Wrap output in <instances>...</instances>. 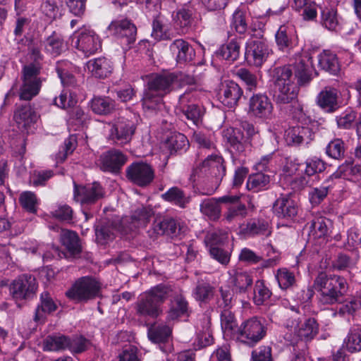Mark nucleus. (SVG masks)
<instances>
[{"mask_svg": "<svg viewBox=\"0 0 361 361\" xmlns=\"http://www.w3.org/2000/svg\"><path fill=\"white\" fill-rule=\"evenodd\" d=\"M114 102L107 97H94L91 101V108L97 114H108L114 109Z\"/></svg>", "mask_w": 361, "mask_h": 361, "instance_id": "c03bdc74", "label": "nucleus"}, {"mask_svg": "<svg viewBox=\"0 0 361 361\" xmlns=\"http://www.w3.org/2000/svg\"><path fill=\"white\" fill-rule=\"evenodd\" d=\"M170 50L179 64H184L192 61L195 55L194 49L188 42L182 39L173 41L170 45Z\"/></svg>", "mask_w": 361, "mask_h": 361, "instance_id": "5701e85b", "label": "nucleus"}, {"mask_svg": "<svg viewBox=\"0 0 361 361\" xmlns=\"http://www.w3.org/2000/svg\"><path fill=\"white\" fill-rule=\"evenodd\" d=\"M252 361H271V349L269 346H260L252 353Z\"/></svg>", "mask_w": 361, "mask_h": 361, "instance_id": "338daca9", "label": "nucleus"}, {"mask_svg": "<svg viewBox=\"0 0 361 361\" xmlns=\"http://www.w3.org/2000/svg\"><path fill=\"white\" fill-rule=\"evenodd\" d=\"M69 337L59 335L48 336L44 344V349L50 351H58L67 349Z\"/></svg>", "mask_w": 361, "mask_h": 361, "instance_id": "49530a36", "label": "nucleus"}, {"mask_svg": "<svg viewBox=\"0 0 361 361\" xmlns=\"http://www.w3.org/2000/svg\"><path fill=\"white\" fill-rule=\"evenodd\" d=\"M240 44V42L237 39H233L221 45L217 50L216 54L222 59L229 62H233L239 58Z\"/></svg>", "mask_w": 361, "mask_h": 361, "instance_id": "2f4dec72", "label": "nucleus"}, {"mask_svg": "<svg viewBox=\"0 0 361 361\" xmlns=\"http://www.w3.org/2000/svg\"><path fill=\"white\" fill-rule=\"evenodd\" d=\"M292 66L295 76L301 80L309 78L314 69L312 58L308 53L296 55L295 62Z\"/></svg>", "mask_w": 361, "mask_h": 361, "instance_id": "a878e982", "label": "nucleus"}, {"mask_svg": "<svg viewBox=\"0 0 361 361\" xmlns=\"http://www.w3.org/2000/svg\"><path fill=\"white\" fill-rule=\"evenodd\" d=\"M178 75L172 73H164L151 77L148 82L149 90L145 92L142 99V105L145 109L160 110L164 105L161 99L154 97L153 91L157 92L163 96L172 90L180 87Z\"/></svg>", "mask_w": 361, "mask_h": 361, "instance_id": "f257e3e1", "label": "nucleus"}, {"mask_svg": "<svg viewBox=\"0 0 361 361\" xmlns=\"http://www.w3.org/2000/svg\"><path fill=\"white\" fill-rule=\"evenodd\" d=\"M235 75L245 83L247 90H255L257 85V78L255 74L245 68H241L236 71Z\"/></svg>", "mask_w": 361, "mask_h": 361, "instance_id": "13d9d810", "label": "nucleus"}, {"mask_svg": "<svg viewBox=\"0 0 361 361\" xmlns=\"http://www.w3.org/2000/svg\"><path fill=\"white\" fill-rule=\"evenodd\" d=\"M56 309V304L50 297L49 294L47 292L41 295V305L36 310L35 320L36 322L41 319L43 317L42 312H51Z\"/></svg>", "mask_w": 361, "mask_h": 361, "instance_id": "3c124183", "label": "nucleus"}, {"mask_svg": "<svg viewBox=\"0 0 361 361\" xmlns=\"http://www.w3.org/2000/svg\"><path fill=\"white\" fill-rule=\"evenodd\" d=\"M126 176L134 184L145 187L149 185L154 178L152 166L145 162H134L126 169Z\"/></svg>", "mask_w": 361, "mask_h": 361, "instance_id": "f8f14e48", "label": "nucleus"}, {"mask_svg": "<svg viewBox=\"0 0 361 361\" xmlns=\"http://www.w3.org/2000/svg\"><path fill=\"white\" fill-rule=\"evenodd\" d=\"M88 71L96 78H105L112 72V63L105 57H99L90 60L87 63Z\"/></svg>", "mask_w": 361, "mask_h": 361, "instance_id": "bb28decb", "label": "nucleus"}, {"mask_svg": "<svg viewBox=\"0 0 361 361\" xmlns=\"http://www.w3.org/2000/svg\"><path fill=\"white\" fill-rule=\"evenodd\" d=\"M38 114L30 105L22 106L14 113V120L20 129H27L31 125L37 122Z\"/></svg>", "mask_w": 361, "mask_h": 361, "instance_id": "b1692460", "label": "nucleus"}, {"mask_svg": "<svg viewBox=\"0 0 361 361\" xmlns=\"http://www.w3.org/2000/svg\"><path fill=\"white\" fill-rule=\"evenodd\" d=\"M273 110L271 99L264 94H255L249 99L247 113L250 117L262 120L269 119Z\"/></svg>", "mask_w": 361, "mask_h": 361, "instance_id": "9b49d317", "label": "nucleus"}, {"mask_svg": "<svg viewBox=\"0 0 361 361\" xmlns=\"http://www.w3.org/2000/svg\"><path fill=\"white\" fill-rule=\"evenodd\" d=\"M71 43L74 48L85 56L96 54L102 48V40L94 30L82 26L75 30L71 36Z\"/></svg>", "mask_w": 361, "mask_h": 361, "instance_id": "423d86ee", "label": "nucleus"}, {"mask_svg": "<svg viewBox=\"0 0 361 361\" xmlns=\"http://www.w3.org/2000/svg\"><path fill=\"white\" fill-rule=\"evenodd\" d=\"M21 206L30 213H36L38 200L35 194L31 191H25L21 193L19 198Z\"/></svg>", "mask_w": 361, "mask_h": 361, "instance_id": "4d7b16f0", "label": "nucleus"}, {"mask_svg": "<svg viewBox=\"0 0 361 361\" xmlns=\"http://www.w3.org/2000/svg\"><path fill=\"white\" fill-rule=\"evenodd\" d=\"M352 166L345 163L341 165L337 171L334 173L328 180H326L319 188H314L310 193V200L314 204L319 203L328 194L330 188H332L333 178H339L341 177L347 178L348 174L352 171Z\"/></svg>", "mask_w": 361, "mask_h": 361, "instance_id": "4468645a", "label": "nucleus"}, {"mask_svg": "<svg viewBox=\"0 0 361 361\" xmlns=\"http://www.w3.org/2000/svg\"><path fill=\"white\" fill-rule=\"evenodd\" d=\"M275 40L279 50L289 51L298 44L294 27L288 25H281L275 35Z\"/></svg>", "mask_w": 361, "mask_h": 361, "instance_id": "aec40b11", "label": "nucleus"}, {"mask_svg": "<svg viewBox=\"0 0 361 361\" xmlns=\"http://www.w3.org/2000/svg\"><path fill=\"white\" fill-rule=\"evenodd\" d=\"M192 140L201 148H214V136L212 133H205L202 131H195L193 133Z\"/></svg>", "mask_w": 361, "mask_h": 361, "instance_id": "0e129e2a", "label": "nucleus"}, {"mask_svg": "<svg viewBox=\"0 0 361 361\" xmlns=\"http://www.w3.org/2000/svg\"><path fill=\"white\" fill-rule=\"evenodd\" d=\"M246 215L247 209L245 205L239 204L235 206H230L224 214V219L228 223H237L244 219Z\"/></svg>", "mask_w": 361, "mask_h": 361, "instance_id": "09e8293b", "label": "nucleus"}, {"mask_svg": "<svg viewBox=\"0 0 361 361\" xmlns=\"http://www.w3.org/2000/svg\"><path fill=\"white\" fill-rule=\"evenodd\" d=\"M273 210L279 219L289 221L297 215L298 205L289 196H281L274 202Z\"/></svg>", "mask_w": 361, "mask_h": 361, "instance_id": "a211bd4d", "label": "nucleus"}, {"mask_svg": "<svg viewBox=\"0 0 361 361\" xmlns=\"http://www.w3.org/2000/svg\"><path fill=\"white\" fill-rule=\"evenodd\" d=\"M241 232L250 236L270 234L268 223L259 219H252L248 221L245 227L241 228Z\"/></svg>", "mask_w": 361, "mask_h": 361, "instance_id": "4c0bfd02", "label": "nucleus"}, {"mask_svg": "<svg viewBox=\"0 0 361 361\" xmlns=\"http://www.w3.org/2000/svg\"><path fill=\"white\" fill-rule=\"evenodd\" d=\"M270 177L262 172L250 175L247 180L246 187L249 190L258 192L268 188Z\"/></svg>", "mask_w": 361, "mask_h": 361, "instance_id": "79ce46f5", "label": "nucleus"}, {"mask_svg": "<svg viewBox=\"0 0 361 361\" xmlns=\"http://www.w3.org/2000/svg\"><path fill=\"white\" fill-rule=\"evenodd\" d=\"M162 198L173 204L185 208L190 202V197L178 187H172L161 195Z\"/></svg>", "mask_w": 361, "mask_h": 361, "instance_id": "72a5a7b5", "label": "nucleus"}, {"mask_svg": "<svg viewBox=\"0 0 361 361\" xmlns=\"http://www.w3.org/2000/svg\"><path fill=\"white\" fill-rule=\"evenodd\" d=\"M170 287L159 284L140 295L137 303V312L144 317H157L161 312V305L169 296Z\"/></svg>", "mask_w": 361, "mask_h": 361, "instance_id": "20e7f679", "label": "nucleus"}, {"mask_svg": "<svg viewBox=\"0 0 361 361\" xmlns=\"http://www.w3.org/2000/svg\"><path fill=\"white\" fill-rule=\"evenodd\" d=\"M212 361H232L230 348L228 345L219 347L211 355Z\"/></svg>", "mask_w": 361, "mask_h": 361, "instance_id": "774afa93", "label": "nucleus"}, {"mask_svg": "<svg viewBox=\"0 0 361 361\" xmlns=\"http://www.w3.org/2000/svg\"><path fill=\"white\" fill-rule=\"evenodd\" d=\"M276 87L277 88L276 100L281 104H288L298 95V87L294 82V78L290 66L278 68L276 70Z\"/></svg>", "mask_w": 361, "mask_h": 361, "instance_id": "39448f33", "label": "nucleus"}, {"mask_svg": "<svg viewBox=\"0 0 361 361\" xmlns=\"http://www.w3.org/2000/svg\"><path fill=\"white\" fill-rule=\"evenodd\" d=\"M153 209L150 207H142L136 209L131 216L132 222L129 228L145 226L153 215Z\"/></svg>", "mask_w": 361, "mask_h": 361, "instance_id": "a19ab883", "label": "nucleus"}, {"mask_svg": "<svg viewBox=\"0 0 361 361\" xmlns=\"http://www.w3.org/2000/svg\"><path fill=\"white\" fill-rule=\"evenodd\" d=\"M344 347L350 352L361 351V326H353L343 341Z\"/></svg>", "mask_w": 361, "mask_h": 361, "instance_id": "c9c22d12", "label": "nucleus"}, {"mask_svg": "<svg viewBox=\"0 0 361 361\" xmlns=\"http://www.w3.org/2000/svg\"><path fill=\"white\" fill-rule=\"evenodd\" d=\"M312 288L319 293L322 303L334 305L346 293L348 284L343 277L322 271L315 278Z\"/></svg>", "mask_w": 361, "mask_h": 361, "instance_id": "f03ea898", "label": "nucleus"}, {"mask_svg": "<svg viewBox=\"0 0 361 361\" xmlns=\"http://www.w3.org/2000/svg\"><path fill=\"white\" fill-rule=\"evenodd\" d=\"M193 295L197 301L207 302L214 295V288L207 283H199L193 291Z\"/></svg>", "mask_w": 361, "mask_h": 361, "instance_id": "864d4df0", "label": "nucleus"}, {"mask_svg": "<svg viewBox=\"0 0 361 361\" xmlns=\"http://www.w3.org/2000/svg\"><path fill=\"white\" fill-rule=\"evenodd\" d=\"M231 274V283L236 291L245 292L252 283V276L241 269L233 270Z\"/></svg>", "mask_w": 361, "mask_h": 361, "instance_id": "f704fd0d", "label": "nucleus"}, {"mask_svg": "<svg viewBox=\"0 0 361 361\" xmlns=\"http://www.w3.org/2000/svg\"><path fill=\"white\" fill-rule=\"evenodd\" d=\"M338 96L339 92L337 89L326 87L318 94L317 104L325 112H334L339 106Z\"/></svg>", "mask_w": 361, "mask_h": 361, "instance_id": "4be33fe9", "label": "nucleus"}, {"mask_svg": "<svg viewBox=\"0 0 361 361\" xmlns=\"http://www.w3.org/2000/svg\"><path fill=\"white\" fill-rule=\"evenodd\" d=\"M152 36L157 40L169 38L168 25L160 17H157L153 20Z\"/></svg>", "mask_w": 361, "mask_h": 361, "instance_id": "5fc2aeb1", "label": "nucleus"}, {"mask_svg": "<svg viewBox=\"0 0 361 361\" xmlns=\"http://www.w3.org/2000/svg\"><path fill=\"white\" fill-rule=\"evenodd\" d=\"M126 156L118 150H110L100 156L99 166L102 171L117 172L126 162Z\"/></svg>", "mask_w": 361, "mask_h": 361, "instance_id": "412c9836", "label": "nucleus"}, {"mask_svg": "<svg viewBox=\"0 0 361 361\" xmlns=\"http://www.w3.org/2000/svg\"><path fill=\"white\" fill-rule=\"evenodd\" d=\"M326 153L334 159H340L344 157V143L341 139H335L331 141L326 148Z\"/></svg>", "mask_w": 361, "mask_h": 361, "instance_id": "bf43d9fd", "label": "nucleus"}, {"mask_svg": "<svg viewBox=\"0 0 361 361\" xmlns=\"http://www.w3.org/2000/svg\"><path fill=\"white\" fill-rule=\"evenodd\" d=\"M231 26L240 34L245 32L247 30V23L245 14L242 11L237 10L234 12L233 14Z\"/></svg>", "mask_w": 361, "mask_h": 361, "instance_id": "69168bd1", "label": "nucleus"}, {"mask_svg": "<svg viewBox=\"0 0 361 361\" xmlns=\"http://www.w3.org/2000/svg\"><path fill=\"white\" fill-rule=\"evenodd\" d=\"M44 49L47 52L54 56H58L66 50V45L62 36L54 32L49 36L44 42Z\"/></svg>", "mask_w": 361, "mask_h": 361, "instance_id": "e433bc0d", "label": "nucleus"}, {"mask_svg": "<svg viewBox=\"0 0 361 361\" xmlns=\"http://www.w3.org/2000/svg\"><path fill=\"white\" fill-rule=\"evenodd\" d=\"M243 93V90L236 82L227 80L222 83L218 98L224 106L233 108L238 105Z\"/></svg>", "mask_w": 361, "mask_h": 361, "instance_id": "2eb2a0df", "label": "nucleus"}, {"mask_svg": "<svg viewBox=\"0 0 361 361\" xmlns=\"http://www.w3.org/2000/svg\"><path fill=\"white\" fill-rule=\"evenodd\" d=\"M171 333V328L162 324L151 327L148 331V336L154 343H161L165 341Z\"/></svg>", "mask_w": 361, "mask_h": 361, "instance_id": "603ef678", "label": "nucleus"}, {"mask_svg": "<svg viewBox=\"0 0 361 361\" xmlns=\"http://www.w3.org/2000/svg\"><path fill=\"white\" fill-rule=\"evenodd\" d=\"M331 222L324 217L314 219L309 226V235L314 239H321L327 237L331 228Z\"/></svg>", "mask_w": 361, "mask_h": 361, "instance_id": "c85d7f7f", "label": "nucleus"}, {"mask_svg": "<svg viewBox=\"0 0 361 361\" xmlns=\"http://www.w3.org/2000/svg\"><path fill=\"white\" fill-rule=\"evenodd\" d=\"M266 335V328L257 317L242 323L238 330V339L249 345H254Z\"/></svg>", "mask_w": 361, "mask_h": 361, "instance_id": "1a4fd4ad", "label": "nucleus"}, {"mask_svg": "<svg viewBox=\"0 0 361 361\" xmlns=\"http://www.w3.org/2000/svg\"><path fill=\"white\" fill-rule=\"evenodd\" d=\"M318 332V324L314 319L310 318L301 322L295 328V334L299 339L309 341L312 339Z\"/></svg>", "mask_w": 361, "mask_h": 361, "instance_id": "473e14b6", "label": "nucleus"}, {"mask_svg": "<svg viewBox=\"0 0 361 361\" xmlns=\"http://www.w3.org/2000/svg\"><path fill=\"white\" fill-rule=\"evenodd\" d=\"M204 173H209L216 177L218 180L221 179L226 174V167L223 157L219 154H212L202 161L199 169Z\"/></svg>", "mask_w": 361, "mask_h": 361, "instance_id": "6ab92c4d", "label": "nucleus"}, {"mask_svg": "<svg viewBox=\"0 0 361 361\" xmlns=\"http://www.w3.org/2000/svg\"><path fill=\"white\" fill-rule=\"evenodd\" d=\"M271 52L263 39H250L245 45V59L250 66H261Z\"/></svg>", "mask_w": 361, "mask_h": 361, "instance_id": "9d476101", "label": "nucleus"}, {"mask_svg": "<svg viewBox=\"0 0 361 361\" xmlns=\"http://www.w3.org/2000/svg\"><path fill=\"white\" fill-rule=\"evenodd\" d=\"M126 218L122 219L121 221V225L117 227V226H114V228L111 229L104 226H102L99 228L97 227L95 231L97 239L102 243L106 242L107 240L113 239L114 236V230H119L120 227H123L124 224L126 223Z\"/></svg>", "mask_w": 361, "mask_h": 361, "instance_id": "680f3d73", "label": "nucleus"}, {"mask_svg": "<svg viewBox=\"0 0 361 361\" xmlns=\"http://www.w3.org/2000/svg\"><path fill=\"white\" fill-rule=\"evenodd\" d=\"M166 147L172 152L185 149L188 146V140L187 137L182 133H173L166 142Z\"/></svg>", "mask_w": 361, "mask_h": 361, "instance_id": "de8ad7c7", "label": "nucleus"}, {"mask_svg": "<svg viewBox=\"0 0 361 361\" xmlns=\"http://www.w3.org/2000/svg\"><path fill=\"white\" fill-rule=\"evenodd\" d=\"M221 325L226 336L232 337L238 334L237 322L233 314L228 310H224L221 314Z\"/></svg>", "mask_w": 361, "mask_h": 361, "instance_id": "ea45409f", "label": "nucleus"}, {"mask_svg": "<svg viewBox=\"0 0 361 361\" xmlns=\"http://www.w3.org/2000/svg\"><path fill=\"white\" fill-rule=\"evenodd\" d=\"M100 288V284L96 279L84 276L75 282L66 292V295L78 302L87 301L99 296Z\"/></svg>", "mask_w": 361, "mask_h": 361, "instance_id": "0eeeda50", "label": "nucleus"}, {"mask_svg": "<svg viewBox=\"0 0 361 361\" xmlns=\"http://www.w3.org/2000/svg\"><path fill=\"white\" fill-rule=\"evenodd\" d=\"M90 346V342L82 336H75L69 338V342L67 345V350L72 353H80Z\"/></svg>", "mask_w": 361, "mask_h": 361, "instance_id": "6e6d98bb", "label": "nucleus"}, {"mask_svg": "<svg viewBox=\"0 0 361 361\" xmlns=\"http://www.w3.org/2000/svg\"><path fill=\"white\" fill-rule=\"evenodd\" d=\"M109 31L118 38H124L128 44L135 42L137 28L128 19H116L108 27Z\"/></svg>", "mask_w": 361, "mask_h": 361, "instance_id": "f3484780", "label": "nucleus"}, {"mask_svg": "<svg viewBox=\"0 0 361 361\" xmlns=\"http://www.w3.org/2000/svg\"><path fill=\"white\" fill-rule=\"evenodd\" d=\"M190 94L188 91H185L184 94L180 96L179 105L186 118L191 121L193 124L197 126L203 115V111L197 104H187Z\"/></svg>", "mask_w": 361, "mask_h": 361, "instance_id": "393cba45", "label": "nucleus"}, {"mask_svg": "<svg viewBox=\"0 0 361 361\" xmlns=\"http://www.w3.org/2000/svg\"><path fill=\"white\" fill-rule=\"evenodd\" d=\"M200 212L211 220H216L221 214V207L215 199H205L200 204Z\"/></svg>", "mask_w": 361, "mask_h": 361, "instance_id": "a18cd8bd", "label": "nucleus"}, {"mask_svg": "<svg viewBox=\"0 0 361 361\" xmlns=\"http://www.w3.org/2000/svg\"><path fill=\"white\" fill-rule=\"evenodd\" d=\"M275 278L279 286L283 290L292 287L295 283V277L293 272L286 268H281L277 270Z\"/></svg>", "mask_w": 361, "mask_h": 361, "instance_id": "8fccbe9b", "label": "nucleus"}, {"mask_svg": "<svg viewBox=\"0 0 361 361\" xmlns=\"http://www.w3.org/2000/svg\"><path fill=\"white\" fill-rule=\"evenodd\" d=\"M322 24L326 29L337 31L341 26V18L334 8H325L322 11Z\"/></svg>", "mask_w": 361, "mask_h": 361, "instance_id": "58836bf2", "label": "nucleus"}, {"mask_svg": "<svg viewBox=\"0 0 361 361\" xmlns=\"http://www.w3.org/2000/svg\"><path fill=\"white\" fill-rule=\"evenodd\" d=\"M300 125H298L300 130V137L302 143H309L314 137V134L317 129L318 123L315 121L311 120L305 115H301L299 118Z\"/></svg>", "mask_w": 361, "mask_h": 361, "instance_id": "7c9ffc66", "label": "nucleus"}, {"mask_svg": "<svg viewBox=\"0 0 361 361\" xmlns=\"http://www.w3.org/2000/svg\"><path fill=\"white\" fill-rule=\"evenodd\" d=\"M108 126V139L120 145L130 142L136 129L134 122L125 118H118Z\"/></svg>", "mask_w": 361, "mask_h": 361, "instance_id": "6e6552de", "label": "nucleus"}, {"mask_svg": "<svg viewBox=\"0 0 361 361\" xmlns=\"http://www.w3.org/2000/svg\"><path fill=\"white\" fill-rule=\"evenodd\" d=\"M31 58L35 62L25 65L22 70V85L20 88V98L30 100L37 95L40 91L43 80L39 77L42 67L37 61L42 58L40 51L37 47L30 50Z\"/></svg>", "mask_w": 361, "mask_h": 361, "instance_id": "7ed1b4c3", "label": "nucleus"}, {"mask_svg": "<svg viewBox=\"0 0 361 361\" xmlns=\"http://www.w3.org/2000/svg\"><path fill=\"white\" fill-rule=\"evenodd\" d=\"M61 241L71 254H78L80 252L79 238L75 232L62 229Z\"/></svg>", "mask_w": 361, "mask_h": 361, "instance_id": "37998d69", "label": "nucleus"}, {"mask_svg": "<svg viewBox=\"0 0 361 361\" xmlns=\"http://www.w3.org/2000/svg\"><path fill=\"white\" fill-rule=\"evenodd\" d=\"M319 66L324 71L333 75L340 71V63L335 53L330 50H324L318 55Z\"/></svg>", "mask_w": 361, "mask_h": 361, "instance_id": "c756f323", "label": "nucleus"}, {"mask_svg": "<svg viewBox=\"0 0 361 361\" xmlns=\"http://www.w3.org/2000/svg\"><path fill=\"white\" fill-rule=\"evenodd\" d=\"M185 316H188V303L182 294H176L171 300L167 319L177 320Z\"/></svg>", "mask_w": 361, "mask_h": 361, "instance_id": "cd10ccee", "label": "nucleus"}, {"mask_svg": "<svg viewBox=\"0 0 361 361\" xmlns=\"http://www.w3.org/2000/svg\"><path fill=\"white\" fill-rule=\"evenodd\" d=\"M36 289L35 279L30 275L20 276L9 286L10 295L16 300L30 298Z\"/></svg>", "mask_w": 361, "mask_h": 361, "instance_id": "ddd939ff", "label": "nucleus"}, {"mask_svg": "<svg viewBox=\"0 0 361 361\" xmlns=\"http://www.w3.org/2000/svg\"><path fill=\"white\" fill-rule=\"evenodd\" d=\"M271 295L270 290L263 281H257L255 284L253 300L257 305H262Z\"/></svg>", "mask_w": 361, "mask_h": 361, "instance_id": "052dcab7", "label": "nucleus"}, {"mask_svg": "<svg viewBox=\"0 0 361 361\" xmlns=\"http://www.w3.org/2000/svg\"><path fill=\"white\" fill-rule=\"evenodd\" d=\"M104 192L98 183L85 186H78L74 183V199L81 204L93 203L103 197Z\"/></svg>", "mask_w": 361, "mask_h": 361, "instance_id": "dca6fc26", "label": "nucleus"}, {"mask_svg": "<svg viewBox=\"0 0 361 361\" xmlns=\"http://www.w3.org/2000/svg\"><path fill=\"white\" fill-rule=\"evenodd\" d=\"M305 173L310 176L317 173L324 171L326 169L325 162L318 157H312L307 159L305 162Z\"/></svg>", "mask_w": 361, "mask_h": 361, "instance_id": "e2e57ef3", "label": "nucleus"}]
</instances>
